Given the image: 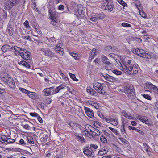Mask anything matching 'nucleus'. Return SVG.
Here are the masks:
<instances>
[{"label":"nucleus","mask_w":158,"mask_h":158,"mask_svg":"<svg viewBox=\"0 0 158 158\" xmlns=\"http://www.w3.org/2000/svg\"><path fill=\"white\" fill-rule=\"evenodd\" d=\"M111 1H105V2H104L102 4V6L104 7V9L110 11H111L112 10L114 5L113 3Z\"/></svg>","instance_id":"5"},{"label":"nucleus","mask_w":158,"mask_h":158,"mask_svg":"<svg viewBox=\"0 0 158 158\" xmlns=\"http://www.w3.org/2000/svg\"><path fill=\"white\" fill-rule=\"evenodd\" d=\"M112 71L113 73L117 75H121L122 74V72L121 71L117 70H112Z\"/></svg>","instance_id":"43"},{"label":"nucleus","mask_w":158,"mask_h":158,"mask_svg":"<svg viewBox=\"0 0 158 158\" xmlns=\"http://www.w3.org/2000/svg\"><path fill=\"white\" fill-rule=\"evenodd\" d=\"M103 62L106 64L109 62V60L104 56H103L102 57Z\"/></svg>","instance_id":"34"},{"label":"nucleus","mask_w":158,"mask_h":158,"mask_svg":"<svg viewBox=\"0 0 158 158\" xmlns=\"http://www.w3.org/2000/svg\"><path fill=\"white\" fill-rule=\"evenodd\" d=\"M85 110L86 114L88 116L92 118L94 116V114L93 110L89 108L85 107Z\"/></svg>","instance_id":"16"},{"label":"nucleus","mask_w":158,"mask_h":158,"mask_svg":"<svg viewBox=\"0 0 158 158\" xmlns=\"http://www.w3.org/2000/svg\"><path fill=\"white\" fill-rule=\"evenodd\" d=\"M27 95L30 98L33 99L35 100L37 98V94L34 92L29 91Z\"/></svg>","instance_id":"18"},{"label":"nucleus","mask_w":158,"mask_h":158,"mask_svg":"<svg viewBox=\"0 0 158 158\" xmlns=\"http://www.w3.org/2000/svg\"><path fill=\"white\" fill-rule=\"evenodd\" d=\"M14 3L10 1H6L4 4L5 9L9 10L14 6Z\"/></svg>","instance_id":"15"},{"label":"nucleus","mask_w":158,"mask_h":158,"mask_svg":"<svg viewBox=\"0 0 158 158\" xmlns=\"http://www.w3.org/2000/svg\"><path fill=\"white\" fill-rule=\"evenodd\" d=\"M105 17V15L103 13H96L92 16L90 19L92 21L96 22L98 19L101 20L103 19Z\"/></svg>","instance_id":"7"},{"label":"nucleus","mask_w":158,"mask_h":158,"mask_svg":"<svg viewBox=\"0 0 158 158\" xmlns=\"http://www.w3.org/2000/svg\"><path fill=\"white\" fill-rule=\"evenodd\" d=\"M93 87L94 89L98 92L102 94H105V92L103 89V87L102 84L97 82H94L93 83Z\"/></svg>","instance_id":"3"},{"label":"nucleus","mask_w":158,"mask_h":158,"mask_svg":"<svg viewBox=\"0 0 158 158\" xmlns=\"http://www.w3.org/2000/svg\"><path fill=\"white\" fill-rule=\"evenodd\" d=\"M75 136L77 138V139L79 140L81 142H84L85 139L84 137L81 135L77 133H75L74 134Z\"/></svg>","instance_id":"21"},{"label":"nucleus","mask_w":158,"mask_h":158,"mask_svg":"<svg viewBox=\"0 0 158 158\" xmlns=\"http://www.w3.org/2000/svg\"><path fill=\"white\" fill-rule=\"evenodd\" d=\"M23 24L26 28L27 29H30L31 28V27L29 25V21L28 20H26L24 23Z\"/></svg>","instance_id":"39"},{"label":"nucleus","mask_w":158,"mask_h":158,"mask_svg":"<svg viewBox=\"0 0 158 158\" xmlns=\"http://www.w3.org/2000/svg\"><path fill=\"white\" fill-rule=\"evenodd\" d=\"M84 154L88 157H90L93 155V152L90 149L89 146L85 147L83 150Z\"/></svg>","instance_id":"10"},{"label":"nucleus","mask_w":158,"mask_h":158,"mask_svg":"<svg viewBox=\"0 0 158 158\" xmlns=\"http://www.w3.org/2000/svg\"><path fill=\"white\" fill-rule=\"evenodd\" d=\"M21 57L24 60H30L31 57V53L25 49H23L19 52Z\"/></svg>","instance_id":"6"},{"label":"nucleus","mask_w":158,"mask_h":158,"mask_svg":"<svg viewBox=\"0 0 158 158\" xmlns=\"http://www.w3.org/2000/svg\"><path fill=\"white\" fill-rule=\"evenodd\" d=\"M55 50L56 53H58L60 56H63L64 51L63 49L60 47V44H57L55 48Z\"/></svg>","instance_id":"11"},{"label":"nucleus","mask_w":158,"mask_h":158,"mask_svg":"<svg viewBox=\"0 0 158 158\" xmlns=\"http://www.w3.org/2000/svg\"><path fill=\"white\" fill-rule=\"evenodd\" d=\"M29 114L32 116L37 117L39 115L38 114L36 113H30Z\"/></svg>","instance_id":"64"},{"label":"nucleus","mask_w":158,"mask_h":158,"mask_svg":"<svg viewBox=\"0 0 158 158\" xmlns=\"http://www.w3.org/2000/svg\"><path fill=\"white\" fill-rule=\"evenodd\" d=\"M133 52L134 54H135L142 58L148 59L153 57L155 58V55L153 53H148L146 51L137 48H133Z\"/></svg>","instance_id":"2"},{"label":"nucleus","mask_w":158,"mask_h":158,"mask_svg":"<svg viewBox=\"0 0 158 158\" xmlns=\"http://www.w3.org/2000/svg\"><path fill=\"white\" fill-rule=\"evenodd\" d=\"M102 76L106 80L110 82H114L116 81V79L115 77L110 76L108 74L105 75H103Z\"/></svg>","instance_id":"12"},{"label":"nucleus","mask_w":158,"mask_h":158,"mask_svg":"<svg viewBox=\"0 0 158 158\" xmlns=\"http://www.w3.org/2000/svg\"><path fill=\"white\" fill-rule=\"evenodd\" d=\"M49 15H50V19H52L53 18H56L55 16L54 13L53 12H52L51 10H49Z\"/></svg>","instance_id":"51"},{"label":"nucleus","mask_w":158,"mask_h":158,"mask_svg":"<svg viewBox=\"0 0 158 158\" xmlns=\"http://www.w3.org/2000/svg\"><path fill=\"white\" fill-rule=\"evenodd\" d=\"M155 85L151 83H147L145 89L146 91L150 92L152 93V91L154 88Z\"/></svg>","instance_id":"13"},{"label":"nucleus","mask_w":158,"mask_h":158,"mask_svg":"<svg viewBox=\"0 0 158 158\" xmlns=\"http://www.w3.org/2000/svg\"><path fill=\"white\" fill-rule=\"evenodd\" d=\"M117 1L118 3L123 6H125L127 5L125 2L123 0H117Z\"/></svg>","instance_id":"49"},{"label":"nucleus","mask_w":158,"mask_h":158,"mask_svg":"<svg viewBox=\"0 0 158 158\" xmlns=\"http://www.w3.org/2000/svg\"><path fill=\"white\" fill-rule=\"evenodd\" d=\"M7 81H8V82H7L6 84L11 88H15V83L13 79L10 76L8 78Z\"/></svg>","instance_id":"14"},{"label":"nucleus","mask_w":158,"mask_h":158,"mask_svg":"<svg viewBox=\"0 0 158 158\" xmlns=\"http://www.w3.org/2000/svg\"><path fill=\"white\" fill-rule=\"evenodd\" d=\"M78 12L81 16L83 17V15H84L85 11L83 10V7L82 6L78 9Z\"/></svg>","instance_id":"29"},{"label":"nucleus","mask_w":158,"mask_h":158,"mask_svg":"<svg viewBox=\"0 0 158 158\" xmlns=\"http://www.w3.org/2000/svg\"><path fill=\"white\" fill-rule=\"evenodd\" d=\"M91 135L92 137H93L94 136H98L100 135V132L97 129H95L94 128V129H93L91 132Z\"/></svg>","instance_id":"20"},{"label":"nucleus","mask_w":158,"mask_h":158,"mask_svg":"<svg viewBox=\"0 0 158 158\" xmlns=\"http://www.w3.org/2000/svg\"><path fill=\"white\" fill-rule=\"evenodd\" d=\"M122 26L126 27H130L131 26V24L126 23H123L121 24Z\"/></svg>","instance_id":"52"},{"label":"nucleus","mask_w":158,"mask_h":158,"mask_svg":"<svg viewBox=\"0 0 158 158\" xmlns=\"http://www.w3.org/2000/svg\"><path fill=\"white\" fill-rule=\"evenodd\" d=\"M121 133L123 134H124L126 132V131L124 128V126L123 125L121 127Z\"/></svg>","instance_id":"62"},{"label":"nucleus","mask_w":158,"mask_h":158,"mask_svg":"<svg viewBox=\"0 0 158 158\" xmlns=\"http://www.w3.org/2000/svg\"><path fill=\"white\" fill-rule=\"evenodd\" d=\"M86 90L87 92L89 93L90 95L95 96H96L97 94V92L94 90L92 88L90 87L87 88Z\"/></svg>","instance_id":"23"},{"label":"nucleus","mask_w":158,"mask_h":158,"mask_svg":"<svg viewBox=\"0 0 158 158\" xmlns=\"http://www.w3.org/2000/svg\"><path fill=\"white\" fill-rule=\"evenodd\" d=\"M108 128L117 135H118L119 134V132L117 130L111 127H109Z\"/></svg>","instance_id":"41"},{"label":"nucleus","mask_w":158,"mask_h":158,"mask_svg":"<svg viewBox=\"0 0 158 158\" xmlns=\"http://www.w3.org/2000/svg\"><path fill=\"white\" fill-rule=\"evenodd\" d=\"M70 78L73 80L74 81H78V79H77L76 77L75 76L74 74H72L71 73H69Z\"/></svg>","instance_id":"36"},{"label":"nucleus","mask_w":158,"mask_h":158,"mask_svg":"<svg viewBox=\"0 0 158 158\" xmlns=\"http://www.w3.org/2000/svg\"><path fill=\"white\" fill-rule=\"evenodd\" d=\"M13 48L15 50V51H18L19 53L20 51H21V50L23 51V49L22 48H21L19 47H18L17 46H14V47Z\"/></svg>","instance_id":"59"},{"label":"nucleus","mask_w":158,"mask_h":158,"mask_svg":"<svg viewBox=\"0 0 158 158\" xmlns=\"http://www.w3.org/2000/svg\"><path fill=\"white\" fill-rule=\"evenodd\" d=\"M70 54L76 60L78 59L77 58L78 56V55L77 54L73 52H71L70 53Z\"/></svg>","instance_id":"46"},{"label":"nucleus","mask_w":158,"mask_h":158,"mask_svg":"<svg viewBox=\"0 0 158 158\" xmlns=\"http://www.w3.org/2000/svg\"><path fill=\"white\" fill-rule=\"evenodd\" d=\"M89 148L93 152H94L96 150V149L98 148V146L96 144H90Z\"/></svg>","instance_id":"31"},{"label":"nucleus","mask_w":158,"mask_h":158,"mask_svg":"<svg viewBox=\"0 0 158 158\" xmlns=\"http://www.w3.org/2000/svg\"><path fill=\"white\" fill-rule=\"evenodd\" d=\"M15 139L8 138L6 140V143H13L15 142Z\"/></svg>","instance_id":"48"},{"label":"nucleus","mask_w":158,"mask_h":158,"mask_svg":"<svg viewBox=\"0 0 158 158\" xmlns=\"http://www.w3.org/2000/svg\"><path fill=\"white\" fill-rule=\"evenodd\" d=\"M142 95L144 98L148 100H151V97L148 94H142Z\"/></svg>","instance_id":"57"},{"label":"nucleus","mask_w":158,"mask_h":158,"mask_svg":"<svg viewBox=\"0 0 158 158\" xmlns=\"http://www.w3.org/2000/svg\"><path fill=\"white\" fill-rule=\"evenodd\" d=\"M134 90L133 86L128 85L125 86L124 92L129 98H131L133 96Z\"/></svg>","instance_id":"4"},{"label":"nucleus","mask_w":158,"mask_h":158,"mask_svg":"<svg viewBox=\"0 0 158 158\" xmlns=\"http://www.w3.org/2000/svg\"><path fill=\"white\" fill-rule=\"evenodd\" d=\"M144 123L148 126L152 125V122L148 119H145Z\"/></svg>","instance_id":"56"},{"label":"nucleus","mask_w":158,"mask_h":158,"mask_svg":"<svg viewBox=\"0 0 158 158\" xmlns=\"http://www.w3.org/2000/svg\"><path fill=\"white\" fill-rule=\"evenodd\" d=\"M51 24L53 25H55L57 22V19L56 17L51 19Z\"/></svg>","instance_id":"38"},{"label":"nucleus","mask_w":158,"mask_h":158,"mask_svg":"<svg viewBox=\"0 0 158 158\" xmlns=\"http://www.w3.org/2000/svg\"><path fill=\"white\" fill-rule=\"evenodd\" d=\"M3 20H6L7 18V13L6 11H4L2 14L0 15Z\"/></svg>","instance_id":"37"},{"label":"nucleus","mask_w":158,"mask_h":158,"mask_svg":"<svg viewBox=\"0 0 158 158\" xmlns=\"http://www.w3.org/2000/svg\"><path fill=\"white\" fill-rule=\"evenodd\" d=\"M44 101L45 103L47 104H49L51 102L52 100L50 98H46L44 99Z\"/></svg>","instance_id":"40"},{"label":"nucleus","mask_w":158,"mask_h":158,"mask_svg":"<svg viewBox=\"0 0 158 158\" xmlns=\"http://www.w3.org/2000/svg\"><path fill=\"white\" fill-rule=\"evenodd\" d=\"M64 6L63 5H60L58 7V9L59 10L63 11L64 10Z\"/></svg>","instance_id":"61"},{"label":"nucleus","mask_w":158,"mask_h":158,"mask_svg":"<svg viewBox=\"0 0 158 158\" xmlns=\"http://www.w3.org/2000/svg\"><path fill=\"white\" fill-rule=\"evenodd\" d=\"M113 67V64L110 62L105 64V68L107 70H110Z\"/></svg>","instance_id":"28"},{"label":"nucleus","mask_w":158,"mask_h":158,"mask_svg":"<svg viewBox=\"0 0 158 158\" xmlns=\"http://www.w3.org/2000/svg\"><path fill=\"white\" fill-rule=\"evenodd\" d=\"M96 50L94 48H93L92 51H90V58L91 59H93L94 57V56L96 55Z\"/></svg>","instance_id":"32"},{"label":"nucleus","mask_w":158,"mask_h":158,"mask_svg":"<svg viewBox=\"0 0 158 158\" xmlns=\"http://www.w3.org/2000/svg\"><path fill=\"white\" fill-rule=\"evenodd\" d=\"M10 76L8 74H6L2 78V81L5 82L6 84L8 82V78H9Z\"/></svg>","instance_id":"30"},{"label":"nucleus","mask_w":158,"mask_h":158,"mask_svg":"<svg viewBox=\"0 0 158 158\" xmlns=\"http://www.w3.org/2000/svg\"><path fill=\"white\" fill-rule=\"evenodd\" d=\"M41 50L44 52V54L49 57H52L54 56V53L50 49L47 48H41Z\"/></svg>","instance_id":"9"},{"label":"nucleus","mask_w":158,"mask_h":158,"mask_svg":"<svg viewBox=\"0 0 158 158\" xmlns=\"http://www.w3.org/2000/svg\"><path fill=\"white\" fill-rule=\"evenodd\" d=\"M11 48L10 46L8 45H5L2 46L1 48V50L3 52H6L10 50Z\"/></svg>","instance_id":"26"},{"label":"nucleus","mask_w":158,"mask_h":158,"mask_svg":"<svg viewBox=\"0 0 158 158\" xmlns=\"http://www.w3.org/2000/svg\"><path fill=\"white\" fill-rule=\"evenodd\" d=\"M100 139L102 142L103 143H106L107 142V139L105 137L103 136H101Z\"/></svg>","instance_id":"58"},{"label":"nucleus","mask_w":158,"mask_h":158,"mask_svg":"<svg viewBox=\"0 0 158 158\" xmlns=\"http://www.w3.org/2000/svg\"><path fill=\"white\" fill-rule=\"evenodd\" d=\"M119 68L125 73L131 74H136L138 71L137 66L133 64V61L128 60L123 62V64L120 63Z\"/></svg>","instance_id":"1"},{"label":"nucleus","mask_w":158,"mask_h":158,"mask_svg":"<svg viewBox=\"0 0 158 158\" xmlns=\"http://www.w3.org/2000/svg\"><path fill=\"white\" fill-rule=\"evenodd\" d=\"M107 152L108 151L106 150V148H103L101 150H99L98 152V155L102 156L104 154H106Z\"/></svg>","instance_id":"25"},{"label":"nucleus","mask_w":158,"mask_h":158,"mask_svg":"<svg viewBox=\"0 0 158 158\" xmlns=\"http://www.w3.org/2000/svg\"><path fill=\"white\" fill-rule=\"evenodd\" d=\"M43 95L45 96H47L55 94L54 91V87H51L44 89L42 91Z\"/></svg>","instance_id":"8"},{"label":"nucleus","mask_w":158,"mask_h":158,"mask_svg":"<svg viewBox=\"0 0 158 158\" xmlns=\"http://www.w3.org/2000/svg\"><path fill=\"white\" fill-rule=\"evenodd\" d=\"M121 113L123 116L128 119H133L132 116L131 114H128L124 110L122 111Z\"/></svg>","instance_id":"24"},{"label":"nucleus","mask_w":158,"mask_h":158,"mask_svg":"<svg viewBox=\"0 0 158 158\" xmlns=\"http://www.w3.org/2000/svg\"><path fill=\"white\" fill-rule=\"evenodd\" d=\"M61 76L62 77V79L65 81H67L68 80V78L61 72H60Z\"/></svg>","instance_id":"44"},{"label":"nucleus","mask_w":158,"mask_h":158,"mask_svg":"<svg viewBox=\"0 0 158 158\" xmlns=\"http://www.w3.org/2000/svg\"><path fill=\"white\" fill-rule=\"evenodd\" d=\"M140 15L143 18H146L147 17L146 14L143 11H139Z\"/></svg>","instance_id":"54"},{"label":"nucleus","mask_w":158,"mask_h":158,"mask_svg":"<svg viewBox=\"0 0 158 158\" xmlns=\"http://www.w3.org/2000/svg\"><path fill=\"white\" fill-rule=\"evenodd\" d=\"M85 130L88 131H90V132L93 129H94V127L91 125L88 124L85 125Z\"/></svg>","instance_id":"33"},{"label":"nucleus","mask_w":158,"mask_h":158,"mask_svg":"<svg viewBox=\"0 0 158 158\" xmlns=\"http://www.w3.org/2000/svg\"><path fill=\"white\" fill-rule=\"evenodd\" d=\"M27 140L28 142L32 144L34 143V142L33 138L31 136H29L27 137Z\"/></svg>","instance_id":"50"},{"label":"nucleus","mask_w":158,"mask_h":158,"mask_svg":"<svg viewBox=\"0 0 158 158\" xmlns=\"http://www.w3.org/2000/svg\"><path fill=\"white\" fill-rule=\"evenodd\" d=\"M90 131H88L85 130L84 131V134L85 136L87 137H90L91 135V133H90Z\"/></svg>","instance_id":"47"},{"label":"nucleus","mask_w":158,"mask_h":158,"mask_svg":"<svg viewBox=\"0 0 158 158\" xmlns=\"http://www.w3.org/2000/svg\"><path fill=\"white\" fill-rule=\"evenodd\" d=\"M93 124L97 128L99 127L100 126V123L98 121H94Z\"/></svg>","instance_id":"45"},{"label":"nucleus","mask_w":158,"mask_h":158,"mask_svg":"<svg viewBox=\"0 0 158 158\" xmlns=\"http://www.w3.org/2000/svg\"><path fill=\"white\" fill-rule=\"evenodd\" d=\"M19 90H20L21 91H22L23 93H24L25 94H27L29 92V91L26 90L25 89L22 88H19Z\"/></svg>","instance_id":"55"},{"label":"nucleus","mask_w":158,"mask_h":158,"mask_svg":"<svg viewBox=\"0 0 158 158\" xmlns=\"http://www.w3.org/2000/svg\"><path fill=\"white\" fill-rule=\"evenodd\" d=\"M152 92L154 93L155 94H158V87L156 86L155 85V86L152 91Z\"/></svg>","instance_id":"53"},{"label":"nucleus","mask_w":158,"mask_h":158,"mask_svg":"<svg viewBox=\"0 0 158 158\" xmlns=\"http://www.w3.org/2000/svg\"><path fill=\"white\" fill-rule=\"evenodd\" d=\"M18 64L20 65H22L27 68H29L30 67V64L24 61H19L18 62Z\"/></svg>","instance_id":"22"},{"label":"nucleus","mask_w":158,"mask_h":158,"mask_svg":"<svg viewBox=\"0 0 158 158\" xmlns=\"http://www.w3.org/2000/svg\"><path fill=\"white\" fill-rule=\"evenodd\" d=\"M66 87L65 85L63 84H61L59 86L56 87V88H54V91L55 94L58 93L59 91L64 88Z\"/></svg>","instance_id":"17"},{"label":"nucleus","mask_w":158,"mask_h":158,"mask_svg":"<svg viewBox=\"0 0 158 158\" xmlns=\"http://www.w3.org/2000/svg\"><path fill=\"white\" fill-rule=\"evenodd\" d=\"M7 30L8 31V33L10 35H12L13 33V30L12 28V25L9 22L7 26Z\"/></svg>","instance_id":"19"},{"label":"nucleus","mask_w":158,"mask_h":158,"mask_svg":"<svg viewBox=\"0 0 158 158\" xmlns=\"http://www.w3.org/2000/svg\"><path fill=\"white\" fill-rule=\"evenodd\" d=\"M118 139L124 144H126L127 143V141H126V139H124V138H123L122 137H119L118 138Z\"/></svg>","instance_id":"60"},{"label":"nucleus","mask_w":158,"mask_h":158,"mask_svg":"<svg viewBox=\"0 0 158 158\" xmlns=\"http://www.w3.org/2000/svg\"><path fill=\"white\" fill-rule=\"evenodd\" d=\"M143 146L144 147V149L146 151L147 153L149 154V152H150V150L149 149V148L148 147V145L146 144L143 143Z\"/></svg>","instance_id":"42"},{"label":"nucleus","mask_w":158,"mask_h":158,"mask_svg":"<svg viewBox=\"0 0 158 158\" xmlns=\"http://www.w3.org/2000/svg\"><path fill=\"white\" fill-rule=\"evenodd\" d=\"M110 123L113 125L117 126L118 124V119L112 118V120H111Z\"/></svg>","instance_id":"35"},{"label":"nucleus","mask_w":158,"mask_h":158,"mask_svg":"<svg viewBox=\"0 0 158 158\" xmlns=\"http://www.w3.org/2000/svg\"><path fill=\"white\" fill-rule=\"evenodd\" d=\"M7 137L4 135L0 136V141L2 143H6V140Z\"/></svg>","instance_id":"27"},{"label":"nucleus","mask_w":158,"mask_h":158,"mask_svg":"<svg viewBox=\"0 0 158 158\" xmlns=\"http://www.w3.org/2000/svg\"><path fill=\"white\" fill-rule=\"evenodd\" d=\"M137 118L140 120L141 122L144 123L146 119L141 117L140 116H138L137 117Z\"/></svg>","instance_id":"63"}]
</instances>
